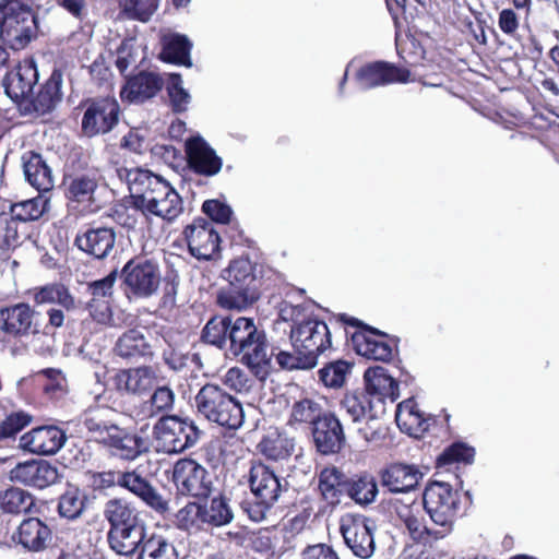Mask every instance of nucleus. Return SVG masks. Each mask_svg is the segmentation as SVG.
<instances>
[{
  "instance_id": "nucleus-1",
  "label": "nucleus",
  "mask_w": 559,
  "mask_h": 559,
  "mask_svg": "<svg viewBox=\"0 0 559 559\" xmlns=\"http://www.w3.org/2000/svg\"><path fill=\"white\" fill-rule=\"evenodd\" d=\"M119 175L128 183L134 207L145 216L153 215L170 222L183 212L181 197L162 177L142 168H124Z\"/></svg>"
},
{
  "instance_id": "nucleus-2",
  "label": "nucleus",
  "mask_w": 559,
  "mask_h": 559,
  "mask_svg": "<svg viewBox=\"0 0 559 559\" xmlns=\"http://www.w3.org/2000/svg\"><path fill=\"white\" fill-rule=\"evenodd\" d=\"M229 352L240 356V361L260 378H263L270 367L273 353L264 331L259 330L253 319L238 317L231 321L228 334Z\"/></svg>"
},
{
  "instance_id": "nucleus-3",
  "label": "nucleus",
  "mask_w": 559,
  "mask_h": 559,
  "mask_svg": "<svg viewBox=\"0 0 559 559\" xmlns=\"http://www.w3.org/2000/svg\"><path fill=\"white\" fill-rule=\"evenodd\" d=\"M195 406L204 418L229 429H238L245 420L241 404L217 384L202 386Z\"/></svg>"
},
{
  "instance_id": "nucleus-4",
  "label": "nucleus",
  "mask_w": 559,
  "mask_h": 559,
  "mask_svg": "<svg viewBox=\"0 0 559 559\" xmlns=\"http://www.w3.org/2000/svg\"><path fill=\"white\" fill-rule=\"evenodd\" d=\"M201 430L193 420L177 416H162L153 427V442L157 452L181 453L197 444Z\"/></svg>"
},
{
  "instance_id": "nucleus-5",
  "label": "nucleus",
  "mask_w": 559,
  "mask_h": 559,
  "mask_svg": "<svg viewBox=\"0 0 559 559\" xmlns=\"http://www.w3.org/2000/svg\"><path fill=\"white\" fill-rule=\"evenodd\" d=\"M36 19L20 0H0V37L11 48H24L34 36Z\"/></svg>"
},
{
  "instance_id": "nucleus-6",
  "label": "nucleus",
  "mask_w": 559,
  "mask_h": 559,
  "mask_svg": "<svg viewBox=\"0 0 559 559\" xmlns=\"http://www.w3.org/2000/svg\"><path fill=\"white\" fill-rule=\"evenodd\" d=\"M460 493L445 481L430 483L423 495V504L431 521L450 532L460 510Z\"/></svg>"
},
{
  "instance_id": "nucleus-7",
  "label": "nucleus",
  "mask_w": 559,
  "mask_h": 559,
  "mask_svg": "<svg viewBox=\"0 0 559 559\" xmlns=\"http://www.w3.org/2000/svg\"><path fill=\"white\" fill-rule=\"evenodd\" d=\"M123 283L128 296L150 298L160 286L162 273L159 265L145 258H136L127 262L122 269Z\"/></svg>"
},
{
  "instance_id": "nucleus-8",
  "label": "nucleus",
  "mask_w": 559,
  "mask_h": 559,
  "mask_svg": "<svg viewBox=\"0 0 559 559\" xmlns=\"http://www.w3.org/2000/svg\"><path fill=\"white\" fill-rule=\"evenodd\" d=\"M294 350L308 356L317 362L318 356L331 346L328 325L317 319L294 323L290 329Z\"/></svg>"
},
{
  "instance_id": "nucleus-9",
  "label": "nucleus",
  "mask_w": 559,
  "mask_h": 559,
  "mask_svg": "<svg viewBox=\"0 0 559 559\" xmlns=\"http://www.w3.org/2000/svg\"><path fill=\"white\" fill-rule=\"evenodd\" d=\"M346 546L360 559L370 558L376 550L373 525L365 518L346 516L341 523Z\"/></svg>"
},
{
  "instance_id": "nucleus-10",
  "label": "nucleus",
  "mask_w": 559,
  "mask_h": 559,
  "mask_svg": "<svg viewBox=\"0 0 559 559\" xmlns=\"http://www.w3.org/2000/svg\"><path fill=\"white\" fill-rule=\"evenodd\" d=\"M189 252L198 260H211L218 252L219 236L213 223L194 219L183 231Z\"/></svg>"
},
{
  "instance_id": "nucleus-11",
  "label": "nucleus",
  "mask_w": 559,
  "mask_h": 559,
  "mask_svg": "<svg viewBox=\"0 0 559 559\" xmlns=\"http://www.w3.org/2000/svg\"><path fill=\"white\" fill-rule=\"evenodd\" d=\"M118 118V103L111 98H103L93 102L85 110L82 119V130L87 136L106 133L117 124Z\"/></svg>"
},
{
  "instance_id": "nucleus-12",
  "label": "nucleus",
  "mask_w": 559,
  "mask_h": 559,
  "mask_svg": "<svg viewBox=\"0 0 559 559\" xmlns=\"http://www.w3.org/2000/svg\"><path fill=\"white\" fill-rule=\"evenodd\" d=\"M206 476V469L194 460L181 459L174 466L173 479L182 493L206 496L210 490Z\"/></svg>"
},
{
  "instance_id": "nucleus-13",
  "label": "nucleus",
  "mask_w": 559,
  "mask_h": 559,
  "mask_svg": "<svg viewBox=\"0 0 559 559\" xmlns=\"http://www.w3.org/2000/svg\"><path fill=\"white\" fill-rule=\"evenodd\" d=\"M10 480L25 486L46 488L59 479L58 468L46 461H26L10 471Z\"/></svg>"
},
{
  "instance_id": "nucleus-14",
  "label": "nucleus",
  "mask_w": 559,
  "mask_h": 559,
  "mask_svg": "<svg viewBox=\"0 0 559 559\" xmlns=\"http://www.w3.org/2000/svg\"><path fill=\"white\" fill-rule=\"evenodd\" d=\"M13 539L27 551L40 552L51 544L52 530L38 518H27L17 526Z\"/></svg>"
},
{
  "instance_id": "nucleus-15",
  "label": "nucleus",
  "mask_w": 559,
  "mask_h": 559,
  "mask_svg": "<svg viewBox=\"0 0 559 559\" xmlns=\"http://www.w3.org/2000/svg\"><path fill=\"white\" fill-rule=\"evenodd\" d=\"M409 75L406 69L378 61L362 67L357 73V81L361 88L368 90L396 82L405 83Z\"/></svg>"
},
{
  "instance_id": "nucleus-16",
  "label": "nucleus",
  "mask_w": 559,
  "mask_h": 559,
  "mask_svg": "<svg viewBox=\"0 0 559 559\" xmlns=\"http://www.w3.org/2000/svg\"><path fill=\"white\" fill-rule=\"evenodd\" d=\"M36 82V67L31 61H24L5 75L3 87L12 100L23 105L31 97Z\"/></svg>"
},
{
  "instance_id": "nucleus-17",
  "label": "nucleus",
  "mask_w": 559,
  "mask_h": 559,
  "mask_svg": "<svg viewBox=\"0 0 559 559\" xmlns=\"http://www.w3.org/2000/svg\"><path fill=\"white\" fill-rule=\"evenodd\" d=\"M64 432L53 426L38 427L21 437L20 444L24 450L41 455H51L64 444Z\"/></svg>"
},
{
  "instance_id": "nucleus-18",
  "label": "nucleus",
  "mask_w": 559,
  "mask_h": 559,
  "mask_svg": "<svg viewBox=\"0 0 559 559\" xmlns=\"http://www.w3.org/2000/svg\"><path fill=\"white\" fill-rule=\"evenodd\" d=\"M188 163L191 169L204 176H214L222 169V158L200 136L192 138L186 143Z\"/></svg>"
},
{
  "instance_id": "nucleus-19",
  "label": "nucleus",
  "mask_w": 559,
  "mask_h": 559,
  "mask_svg": "<svg viewBox=\"0 0 559 559\" xmlns=\"http://www.w3.org/2000/svg\"><path fill=\"white\" fill-rule=\"evenodd\" d=\"M249 483L253 495L265 507L273 506L283 490L278 477L264 464H257L251 467Z\"/></svg>"
},
{
  "instance_id": "nucleus-20",
  "label": "nucleus",
  "mask_w": 559,
  "mask_h": 559,
  "mask_svg": "<svg viewBox=\"0 0 559 559\" xmlns=\"http://www.w3.org/2000/svg\"><path fill=\"white\" fill-rule=\"evenodd\" d=\"M148 536L143 522L124 526L110 527L107 538L110 548L118 555L132 556L141 550L144 539Z\"/></svg>"
},
{
  "instance_id": "nucleus-21",
  "label": "nucleus",
  "mask_w": 559,
  "mask_h": 559,
  "mask_svg": "<svg viewBox=\"0 0 559 559\" xmlns=\"http://www.w3.org/2000/svg\"><path fill=\"white\" fill-rule=\"evenodd\" d=\"M116 233L110 227H95L79 234L75 238V245L80 250L103 260L111 254L115 249Z\"/></svg>"
},
{
  "instance_id": "nucleus-22",
  "label": "nucleus",
  "mask_w": 559,
  "mask_h": 559,
  "mask_svg": "<svg viewBox=\"0 0 559 559\" xmlns=\"http://www.w3.org/2000/svg\"><path fill=\"white\" fill-rule=\"evenodd\" d=\"M118 486L128 489L158 513L168 510V501L136 472L119 473Z\"/></svg>"
},
{
  "instance_id": "nucleus-23",
  "label": "nucleus",
  "mask_w": 559,
  "mask_h": 559,
  "mask_svg": "<svg viewBox=\"0 0 559 559\" xmlns=\"http://www.w3.org/2000/svg\"><path fill=\"white\" fill-rule=\"evenodd\" d=\"M103 443L110 449L114 455L124 460H134L147 450L143 438L132 435L116 425L108 428L103 438Z\"/></svg>"
},
{
  "instance_id": "nucleus-24",
  "label": "nucleus",
  "mask_w": 559,
  "mask_h": 559,
  "mask_svg": "<svg viewBox=\"0 0 559 559\" xmlns=\"http://www.w3.org/2000/svg\"><path fill=\"white\" fill-rule=\"evenodd\" d=\"M158 383L157 372L150 366L121 370L116 376V384L119 390H124L129 394L139 396L148 393Z\"/></svg>"
},
{
  "instance_id": "nucleus-25",
  "label": "nucleus",
  "mask_w": 559,
  "mask_h": 559,
  "mask_svg": "<svg viewBox=\"0 0 559 559\" xmlns=\"http://www.w3.org/2000/svg\"><path fill=\"white\" fill-rule=\"evenodd\" d=\"M313 440L322 454L337 452L344 442L342 425L333 414H325L313 425Z\"/></svg>"
},
{
  "instance_id": "nucleus-26",
  "label": "nucleus",
  "mask_w": 559,
  "mask_h": 559,
  "mask_svg": "<svg viewBox=\"0 0 559 559\" xmlns=\"http://www.w3.org/2000/svg\"><path fill=\"white\" fill-rule=\"evenodd\" d=\"M35 311L28 304L20 302L0 309V331L17 337L31 333Z\"/></svg>"
},
{
  "instance_id": "nucleus-27",
  "label": "nucleus",
  "mask_w": 559,
  "mask_h": 559,
  "mask_svg": "<svg viewBox=\"0 0 559 559\" xmlns=\"http://www.w3.org/2000/svg\"><path fill=\"white\" fill-rule=\"evenodd\" d=\"M162 87L163 80L157 74L141 72L127 80L120 96L123 102L139 104L154 97Z\"/></svg>"
},
{
  "instance_id": "nucleus-28",
  "label": "nucleus",
  "mask_w": 559,
  "mask_h": 559,
  "mask_svg": "<svg viewBox=\"0 0 559 559\" xmlns=\"http://www.w3.org/2000/svg\"><path fill=\"white\" fill-rule=\"evenodd\" d=\"M366 394L378 402H394L400 396L399 383L381 366L370 367L365 371Z\"/></svg>"
},
{
  "instance_id": "nucleus-29",
  "label": "nucleus",
  "mask_w": 559,
  "mask_h": 559,
  "mask_svg": "<svg viewBox=\"0 0 559 559\" xmlns=\"http://www.w3.org/2000/svg\"><path fill=\"white\" fill-rule=\"evenodd\" d=\"M100 176L96 170L66 176L63 179L64 194L68 200L76 203L94 201Z\"/></svg>"
},
{
  "instance_id": "nucleus-30",
  "label": "nucleus",
  "mask_w": 559,
  "mask_h": 559,
  "mask_svg": "<svg viewBox=\"0 0 559 559\" xmlns=\"http://www.w3.org/2000/svg\"><path fill=\"white\" fill-rule=\"evenodd\" d=\"M423 476L415 465L393 464L382 473L381 483L391 492H407L418 486Z\"/></svg>"
},
{
  "instance_id": "nucleus-31",
  "label": "nucleus",
  "mask_w": 559,
  "mask_h": 559,
  "mask_svg": "<svg viewBox=\"0 0 559 559\" xmlns=\"http://www.w3.org/2000/svg\"><path fill=\"white\" fill-rule=\"evenodd\" d=\"M22 162L25 179L39 193L46 194L53 188L52 171L40 154L34 152L25 153L22 156Z\"/></svg>"
},
{
  "instance_id": "nucleus-32",
  "label": "nucleus",
  "mask_w": 559,
  "mask_h": 559,
  "mask_svg": "<svg viewBox=\"0 0 559 559\" xmlns=\"http://www.w3.org/2000/svg\"><path fill=\"white\" fill-rule=\"evenodd\" d=\"M353 343L358 355L373 360L391 358L390 345L372 329L354 333Z\"/></svg>"
},
{
  "instance_id": "nucleus-33",
  "label": "nucleus",
  "mask_w": 559,
  "mask_h": 559,
  "mask_svg": "<svg viewBox=\"0 0 559 559\" xmlns=\"http://www.w3.org/2000/svg\"><path fill=\"white\" fill-rule=\"evenodd\" d=\"M61 100V79L52 74L51 78L38 91L36 96H32L24 102L25 109L32 110L38 116L50 112Z\"/></svg>"
},
{
  "instance_id": "nucleus-34",
  "label": "nucleus",
  "mask_w": 559,
  "mask_h": 559,
  "mask_svg": "<svg viewBox=\"0 0 559 559\" xmlns=\"http://www.w3.org/2000/svg\"><path fill=\"white\" fill-rule=\"evenodd\" d=\"M348 479L335 466L325 467L319 474V490L323 499L332 504H338L346 493Z\"/></svg>"
},
{
  "instance_id": "nucleus-35",
  "label": "nucleus",
  "mask_w": 559,
  "mask_h": 559,
  "mask_svg": "<svg viewBox=\"0 0 559 559\" xmlns=\"http://www.w3.org/2000/svg\"><path fill=\"white\" fill-rule=\"evenodd\" d=\"M395 420L399 428L409 436L418 437L427 430V420L420 413L414 400H406L399 404Z\"/></svg>"
},
{
  "instance_id": "nucleus-36",
  "label": "nucleus",
  "mask_w": 559,
  "mask_h": 559,
  "mask_svg": "<svg viewBox=\"0 0 559 559\" xmlns=\"http://www.w3.org/2000/svg\"><path fill=\"white\" fill-rule=\"evenodd\" d=\"M257 448L267 460L285 461L295 450V440L285 433L272 431L262 438Z\"/></svg>"
},
{
  "instance_id": "nucleus-37",
  "label": "nucleus",
  "mask_w": 559,
  "mask_h": 559,
  "mask_svg": "<svg viewBox=\"0 0 559 559\" xmlns=\"http://www.w3.org/2000/svg\"><path fill=\"white\" fill-rule=\"evenodd\" d=\"M50 206V199L47 194L39 193L37 197L11 204L10 216L15 222H32L39 219Z\"/></svg>"
},
{
  "instance_id": "nucleus-38",
  "label": "nucleus",
  "mask_w": 559,
  "mask_h": 559,
  "mask_svg": "<svg viewBox=\"0 0 559 559\" xmlns=\"http://www.w3.org/2000/svg\"><path fill=\"white\" fill-rule=\"evenodd\" d=\"M116 353L120 357L135 358L152 355L151 345L145 335L136 329L123 333L117 341Z\"/></svg>"
},
{
  "instance_id": "nucleus-39",
  "label": "nucleus",
  "mask_w": 559,
  "mask_h": 559,
  "mask_svg": "<svg viewBox=\"0 0 559 559\" xmlns=\"http://www.w3.org/2000/svg\"><path fill=\"white\" fill-rule=\"evenodd\" d=\"M150 399L146 400L140 409L142 418H153L160 414L170 412L175 405V392L168 385H156Z\"/></svg>"
},
{
  "instance_id": "nucleus-40",
  "label": "nucleus",
  "mask_w": 559,
  "mask_h": 559,
  "mask_svg": "<svg viewBox=\"0 0 559 559\" xmlns=\"http://www.w3.org/2000/svg\"><path fill=\"white\" fill-rule=\"evenodd\" d=\"M164 47L160 53L162 59L171 63L191 67L190 50L192 44L188 37L174 34L164 37Z\"/></svg>"
},
{
  "instance_id": "nucleus-41",
  "label": "nucleus",
  "mask_w": 559,
  "mask_h": 559,
  "mask_svg": "<svg viewBox=\"0 0 559 559\" xmlns=\"http://www.w3.org/2000/svg\"><path fill=\"white\" fill-rule=\"evenodd\" d=\"M341 409L354 424L374 418L372 401L366 393H347L341 402Z\"/></svg>"
},
{
  "instance_id": "nucleus-42",
  "label": "nucleus",
  "mask_w": 559,
  "mask_h": 559,
  "mask_svg": "<svg viewBox=\"0 0 559 559\" xmlns=\"http://www.w3.org/2000/svg\"><path fill=\"white\" fill-rule=\"evenodd\" d=\"M82 531L69 528L61 532L55 549V559H88L81 543Z\"/></svg>"
},
{
  "instance_id": "nucleus-43",
  "label": "nucleus",
  "mask_w": 559,
  "mask_h": 559,
  "mask_svg": "<svg viewBox=\"0 0 559 559\" xmlns=\"http://www.w3.org/2000/svg\"><path fill=\"white\" fill-rule=\"evenodd\" d=\"M259 297L257 288H236L229 286L217 295V304L227 310H243Z\"/></svg>"
},
{
  "instance_id": "nucleus-44",
  "label": "nucleus",
  "mask_w": 559,
  "mask_h": 559,
  "mask_svg": "<svg viewBox=\"0 0 559 559\" xmlns=\"http://www.w3.org/2000/svg\"><path fill=\"white\" fill-rule=\"evenodd\" d=\"M138 559H178V552L165 536L152 533L144 539Z\"/></svg>"
},
{
  "instance_id": "nucleus-45",
  "label": "nucleus",
  "mask_w": 559,
  "mask_h": 559,
  "mask_svg": "<svg viewBox=\"0 0 559 559\" xmlns=\"http://www.w3.org/2000/svg\"><path fill=\"white\" fill-rule=\"evenodd\" d=\"M104 515L110 523V527L142 522L139 520L135 509L122 499L109 500L105 506Z\"/></svg>"
},
{
  "instance_id": "nucleus-46",
  "label": "nucleus",
  "mask_w": 559,
  "mask_h": 559,
  "mask_svg": "<svg viewBox=\"0 0 559 559\" xmlns=\"http://www.w3.org/2000/svg\"><path fill=\"white\" fill-rule=\"evenodd\" d=\"M397 514L414 540H420L429 534L419 503L403 506L399 509Z\"/></svg>"
},
{
  "instance_id": "nucleus-47",
  "label": "nucleus",
  "mask_w": 559,
  "mask_h": 559,
  "mask_svg": "<svg viewBox=\"0 0 559 559\" xmlns=\"http://www.w3.org/2000/svg\"><path fill=\"white\" fill-rule=\"evenodd\" d=\"M34 300L38 305L58 304L66 310L75 308V301L69 289L61 284L46 285L34 294Z\"/></svg>"
},
{
  "instance_id": "nucleus-48",
  "label": "nucleus",
  "mask_w": 559,
  "mask_h": 559,
  "mask_svg": "<svg viewBox=\"0 0 559 559\" xmlns=\"http://www.w3.org/2000/svg\"><path fill=\"white\" fill-rule=\"evenodd\" d=\"M225 278L229 282V286L236 288H255L253 266L248 259L234 260L225 271Z\"/></svg>"
},
{
  "instance_id": "nucleus-49",
  "label": "nucleus",
  "mask_w": 559,
  "mask_h": 559,
  "mask_svg": "<svg viewBox=\"0 0 559 559\" xmlns=\"http://www.w3.org/2000/svg\"><path fill=\"white\" fill-rule=\"evenodd\" d=\"M322 415V406L321 404L310 397H304L296 401L292 407L290 417L288 420L289 425H301V424H312L314 425L317 420L321 419Z\"/></svg>"
},
{
  "instance_id": "nucleus-50",
  "label": "nucleus",
  "mask_w": 559,
  "mask_h": 559,
  "mask_svg": "<svg viewBox=\"0 0 559 559\" xmlns=\"http://www.w3.org/2000/svg\"><path fill=\"white\" fill-rule=\"evenodd\" d=\"M233 319L230 317H214L207 321L203 331L202 340L218 348H223L228 343L229 326Z\"/></svg>"
},
{
  "instance_id": "nucleus-51",
  "label": "nucleus",
  "mask_w": 559,
  "mask_h": 559,
  "mask_svg": "<svg viewBox=\"0 0 559 559\" xmlns=\"http://www.w3.org/2000/svg\"><path fill=\"white\" fill-rule=\"evenodd\" d=\"M34 504L32 495L20 488H10L0 493V509L3 512L19 514L27 512Z\"/></svg>"
},
{
  "instance_id": "nucleus-52",
  "label": "nucleus",
  "mask_w": 559,
  "mask_h": 559,
  "mask_svg": "<svg viewBox=\"0 0 559 559\" xmlns=\"http://www.w3.org/2000/svg\"><path fill=\"white\" fill-rule=\"evenodd\" d=\"M203 522L212 526H223L231 522L234 514L227 501L222 498H213L209 503L201 504Z\"/></svg>"
},
{
  "instance_id": "nucleus-53",
  "label": "nucleus",
  "mask_w": 559,
  "mask_h": 559,
  "mask_svg": "<svg viewBox=\"0 0 559 559\" xmlns=\"http://www.w3.org/2000/svg\"><path fill=\"white\" fill-rule=\"evenodd\" d=\"M346 493L357 503H371L378 493L377 483L371 476H361L348 481Z\"/></svg>"
},
{
  "instance_id": "nucleus-54",
  "label": "nucleus",
  "mask_w": 559,
  "mask_h": 559,
  "mask_svg": "<svg viewBox=\"0 0 559 559\" xmlns=\"http://www.w3.org/2000/svg\"><path fill=\"white\" fill-rule=\"evenodd\" d=\"M352 371V365L345 360H336L328 364L319 370V379L328 388H341L346 377Z\"/></svg>"
},
{
  "instance_id": "nucleus-55",
  "label": "nucleus",
  "mask_w": 559,
  "mask_h": 559,
  "mask_svg": "<svg viewBox=\"0 0 559 559\" xmlns=\"http://www.w3.org/2000/svg\"><path fill=\"white\" fill-rule=\"evenodd\" d=\"M85 496L76 487H69L59 499V514L67 519H76L84 510Z\"/></svg>"
},
{
  "instance_id": "nucleus-56",
  "label": "nucleus",
  "mask_w": 559,
  "mask_h": 559,
  "mask_svg": "<svg viewBox=\"0 0 559 559\" xmlns=\"http://www.w3.org/2000/svg\"><path fill=\"white\" fill-rule=\"evenodd\" d=\"M474 449L462 443H454L445 449L437 459V468L449 469L454 463H471L474 459Z\"/></svg>"
},
{
  "instance_id": "nucleus-57",
  "label": "nucleus",
  "mask_w": 559,
  "mask_h": 559,
  "mask_svg": "<svg viewBox=\"0 0 559 559\" xmlns=\"http://www.w3.org/2000/svg\"><path fill=\"white\" fill-rule=\"evenodd\" d=\"M19 245V223L9 213H0V250L14 249Z\"/></svg>"
},
{
  "instance_id": "nucleus-58",
  "label": "nucleus",
  "mask_w": 559,
  "mask_h": 559,
  "mask_svg": "<svg viewBox=\"0 0 559 559\" xmlns=\"http://www.w3.org/2000/svg\"><path fill=\"white\" fill-rule=\"evenodd\" d=\"M170 104L176 112H183L188 109L191 102L190 94L182 86V79L180 74L173 73L169 76L167 86Z\"/></svg>"
},
{
  "instance_id": "nucleus-59",
  "label": "nucleus",
  "mask_w": 559,
  "mask_h": 559,
  "mask_svg": "<svg viewBox=\"0 0 559 559\" xmlns=\"http://www.w3.org/2000/svg\"><path fill=\"white\" fill-rule=\"evenodd\" d=\"M158 0H121V7L129 17L142 22L151 19L157 9Z\"/></svg>"
},
{
  "instance_id": "nucleus-60",
  "label": "nucleus",
  "mask_w": 559,
  "mask_h": 559,
  "mask_svg": "<svg viewBox=\"0 0 559 559\" xmlns=\"http://www.w3.org/2000/svg\"><path fill=\"white\" fill-rule=\"evenodd\" d=\"M179 526L187 531H198L202 525L206 524L203 522V512L201 504L191 502L183 507L177 514Z\"/></svg>"
},
{
  "instance_id": "nucleus-61",
  "label": "nucleus",
  "mask_w": 559,
  "mask_h": 559,
  "mask_svg": "<svg viewBox=\"0 0 559 559\" xmlns=\"http://www.w3.org/2000/svg\"><path fill=\"white\" fill-rule=\"evenodd\" d=\"M139 58V46L133 39L123 40L117 49L116 67L121 73H124L131 67H134Z\"/></svg>"
},
{
  "instance_id": "nucleus-62",
  "label": "nucleus",
  "mask_w": 559,
  "mask_h": 559,
  "mask_svg": "<svg viewBox=\"0 0 559 559\" xmlns=\"http://www.w3.org/2000/svg\"><path fill=\"white\" fill-rule=\"evenodd\" d=\"M32 417L24 412L12 413L0 424V439L11 438L29 425Z\"/></svg>"
},
{
  "instance_id": "nucleus-63",
  "label": "nucleus",
  "mask_w": 559,
  "mask_h": 559,
  "mask_svg": "<svg viewBox=\"0 0 559 559\" xmlns=\"http://www.w3.org/2000/svg\"><path fill=\"white\" fill-rule=\"evenodd\" d=\"M223 383L237 393H248L253 381L242 369L234 367L224 374Z\"/></svg>"
},
{
  "instance_id": "nucleus-64",
  "label": "nucleus",
  "mask_w": 559,
  "mask_h": 559,
  "mask_svg": "<svg viewBox=\"0 0 559 559\" xmlns=\"http://www.w3.org/2000/svg\"><path fill=\"white\" fill-rule=\"evenodd\" d=\"M276 360L278 365L288 370L293 369H308L316 365V361L310 359L308 356L295 352V354L288 352H278L276 354Z\"/></svg>"
}]
</instances>
